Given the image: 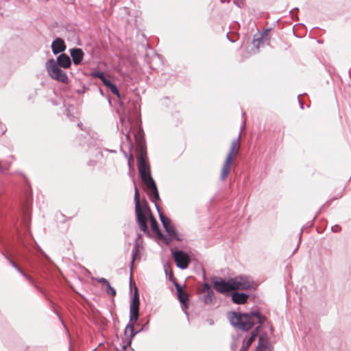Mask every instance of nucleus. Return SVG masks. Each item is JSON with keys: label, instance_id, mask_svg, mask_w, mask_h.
I'll use <instances>...</instances> for the list:
<instances>
[{"label": "nucleus", "instance_id": "c85d7f7f", "mask_svg": "<svg viewBox=\"0 0 351 351\" xmlns=\"http://www.w3.org/2000/svg\"><path fill=\"white\" fill-rule=\"evenodd\" d=\"M261 40L260 38L256 39V40H253V45L258 48L259 45H260V43H261Z\"/></svg>", "mask_w": 351, "mask_h": 351}, {"label": "nucleus", "instance_id": "4468645a", "mask_svg": "<svg viewBox=\"0 0 351 351\" xmlns=\"http://www.w3.org/2000/svg\"><path fill=\"white\" fill-rule=\"evenodd\" d=\"M256 351H272V347L266 335L259 337Z\"/></svg>", "mask_w": 351, "mask_h": 351}, {"label": "nucleus", "instance_id": "f3484780", "mask_svg": "<svg viewBox=\"0 0 351 351\" xmlns=\"http://www.w3.org/2000/svg\"><path fill=\"white\" fill-rule=\"evenodd\" d=\"M6 259L8 261L10 264L16 270L18 271L23 276H24L29 282L34 287H36L34 283V279L26 273H25L13 261H12L9 257L5 256Z\"/></svg>", "mask_w": 351, "mask_h": 351}, {"label": "nucleus", "instance_id": "b1692460", "mask_svg": "<svg viewBox=\"0 0 351 351\" xmlns=\"http://www.w3.org/2000/svg\"><path fill=\"white\" fill-rule=\"evenodd\" d=\"M92 76L93 77H97L101 80L106 77L104 73L102 71H95L92 73Z\"/></svg>", "mask_w": 351, "mask_h": 351}, {"label": "nucleus", "instance_id": "a211bd4d", "mask_svg": "<svg viewBox=\"0 0 351 351\" xmlns=\"http://www.w3.org/2000/svg\"><path fill=\"white\" fill-rule=\"evenodd\" d=\"M150 221H151V228L152 231L158 235V237L163 238L162 234L160 232L158 224L155 218L153 217L152 214H150Z\"/></svg>", "mask_w": 351, "mask_h": 351}, {"label": "nucleus", "instance_id": "2f4dec72", "mask_svg": "<svg viewBox=\"0 0 351 351\" xmlns=\"http://www.w3.org/2000/svg\"><path fill=\"white\" fill-rule=\"evenodd\" d=\"M231 348L232 351H236V349L233 345H232Z\"/></svg>", "mask_w": 351, "mask_h": 351}, {"label": "nucleus", "instance_id": "393cba45", "mask_svg": "<svg viewBox=\"0 0 351 351\" xmlns=\"http://www.w3.org/2000/svg\"><path fill=\"white\" fill-rule=\"evenodd\" d=\"M210 291H213L211 287H210V285L207 282H205V283H204V285L202 286V288L200 290V293H205V292H209Z\"/></svg>", "mask_w": 351, "mask_h": 351}, {"label": "nucleus", "instance_id": "7c9ffc66", "mask_svg": "<svg viewBox=\"0 0 351 351\" xmlns=\"http://www.w3.org/2000/svg\"><path fill=\"white\" fill-rule=\"evenodd\" d=\"M132 160V156L130 155L128 158V165L130 166V161Z\"/></svg>", "mask_w": 351, "mask_h": 351}, {"label": "nucleus", "instance_id": "423d86ee", "mask_svg": "<svg viewBox=\"0 0 351 351\" xmlns=\"http://www.w3.org/2000/svg\"><path fill=\"white\" fill-rule=\"evenodd\" d=\"M233 287L237 290H249L256 289V285L249 276H238L232 278Z\"/></svg>", "mask_w": 351, "mask_h": 351}, {"label": "nucleus", "instance_id": "412c9836", "mask_svg": "<svg viewBox=\"0 0 351 351\" xmlns=\"http://www.w3.org/2000/svg\"><path fill=\"white\" fill-rule=\"evenodd\" d=\"M134 326L132 324H128L126 326L124 333L125 335L129 338L130 342L131 341L132 339L134 337V335L136 334V332H134Z\"/></svg>", "mask_w": 351, "mask_h": 351}, {"label": "nucleus", "instance_id": "dca6fc26", "mask_svg": "<svg viewBox=\"0 0 351 351\" xmlns=\"http://www.w3.org/2000/svg\"><path fill=\"white\" fill-rule=\"evenodd\" d=\"M56 63L60 67L68 69L71 64V60L68 55L66 53H61L57 57Z\"/></svg>", "mask_w": 351, "mask_h": 351}, {"label": "nucleus", "instance_id": "20e7f679", "mask_svg": "<svg viewBox=\"0 0 351 351\" xmlns=\"http://www.w3.org/2000/svg\"><path fill=\"white\" fill-rule=\"evenodd\" d=\"M134 199L135 202V212L139 228L142 231L146 232L148 229L147 225L146 213H150V210L146 204L143 206V208L141 206L138 191L136 187H135Z\"/></svg>", "mask_w": 351, "mask_h": 351}, {"label": "nucleus", "instance_id": "f257e3e1", "mask_svg": "<svg viewBox=\"0 0 351 351\" xmlns=\"http://www.w3.org/2000/svg\"><path fill=\"white\" fill-rule=\"evenodd\" d=\"M228 318L230 324L235 328L243 331H248L252 329L255 324H262L265 320V317H263L258 311H252L246 313L230 312L228 314ZM260 326L252 331L250 337L247 340L245 346H243L239 351H246L254 341L257 335V332Z\"/></svg>", "mask_w": 351, "mask_h": 351}, {"label": "nucleus", "instance_id": "7ed1b4c3", "mask_svg": "<svg viewBox=\"0 0 351 351\" xmlns=\"http://www.w3.org/2000/svg\"><path fill=\"white\" fill-rule=\"evenodd\" d=\"M240 137L241 135L239 134L237 138L234 139L231 143L230 151L226 156L221 171L220 178L222 181L226 180L229 175L232 164L233 156L237 154L240 149Z\"/></svg>", "mask_w": 351, "mask_h": 351}, {"label": "nucleus", "instance_id": "0eeeda50", "mask_svg": "<svg viewBox=\"0 0 351 351\" xmlns=\"http://www.w3.org/2000/svg\"><path fill=\"white\" fill-rule=\"evenodd\" d=\"M212 282L214 288L220 293L226 294L230 291H235V288L233 287L232 278L226 281L221 278H215L212 280Z\"/></svg>", "mask_w": 351, "mask_h": 351}, {"label": "nucleus", "instance_id": "39448f33", "mask_svg": "<svg viewBox=\"0 0 351 351\" xmlns=\"http://www.w3.org/2000/svg\"><path fill=\"white\" fill-rule=\"evenodd\" d=\"M54 59H49L45 63V69L48 75L56 81L64 84H68L69 78L67 74L62 70Z\"/></svg>", "mask_w": 351, "mask_h": 351}, {"label": "nucleus", "instance_id": "9b49d317", "mask_svg": "<svg viewBox=\"0 0 351 351\" xmlns=\"http://www.w3.org/2000/svg\"><path fill=\"white\" fill-rule=\"evenodd\" d=\"M174 286L177 291L178 300L181 303L182 308L185 310L189 308L188 293L182 289V287L178 282H174Z\"/></svg>", "mask_w": 351, "mask_h": 351}, {"label": "nucleus", "instance_id": "72a5a7b5", "mask_svg": "<svg viewBox=\"0 0 351 351\" xmlns=\"http://www.w3.org/2000/svg\"><path fill=\"white\" fill-rule=\"evenodd\" d=\"M301 236H302V232H300V239L301 238Z\"/></svg>", "mask_w": 351, "mask_h": 351}, {"label": "nucleus", "instance_id": "f03ea898", "mask_svg": "<svg viewBox=\"0 0 351 351\" xmlns=\"http://www.w3.org/2000/svg\"><path fill=\"white\" fill-rule=\"evenodd\" d=\"M137 166L141 178V180L144 182L147 188L152 192L154 199H159V193L156 184L152 177L150 165L149 164L147 151L144 147H141L137 155Z\"/></svg>", "mask_w": 351, "mask_h": 351}, {"label": "nucleus", "instance_id": "a878e982", "mask_svg": "<svg viewBox=\"0 0 351 351\" xmlns=\"http://www.w3.org/2000/svg\"><path fill=\"white\" fill-rule=\"evenodd\" d=\"M106 292L108 294L114 296L116 295V291L115 289L111 287V285L109 284L108 286L106 287Z\"/></svg>", "mask_w": 351, "mask_h": 351}, {"label": "nucleus", "instance_id": "bb28decb", "mask_svg": "<svg viewBox=\"0 0 351 351\" xmlns=\"http://www.w3.org/2000/svg\"><path fill=\"white\" fill-rule=\"evenodd\" d=\"M97 282L102 284L104 286H105L106 287L107 286H108V285L110 284L108 280H106V278H98L97 280Z\"/></svg>", "mask_w": 351, "mask_h": 351}, {"label": "nucleus", "instance_id": "cd10ccee", "mask_svg": "<svg viewBox=\"0 0 351 351\" xmlns=\"http://www.w3.org/2000/svg\"><path fill=\"white\" fill-rule=\"evenodd\" d=\"M101 82H103V84L106 86V87H108L110 86L111 84H112V82L108 80L107 79L106 77L104 78Z\"/></svg>", "mask_w": 351, "mask_h": 351}, {"label": "nucleus", "instance_id": "2eb2a0df", "mask_svg": "<svg viewBox=\"0 0 351 351\" xmlns=\"http://www.w3.org/2000/svg\"><path fill=\"white\" fill-rule=\"evenodd\" d=\"M249 295L245 293L234 292L232 294V300L237 304H244L247 302Z\"/></svg>", "mask_w": 351, "mask_h": 351}, {"label": "nucleus", "instance_id": "6e6552de", "mask_svg": "<svg viewBox=\"0 0 351 351\" xmlns=\"http://www.w3.org/2000/svg\"><path fill=\"white\" fill-rule=\"evenodd\" d=\"M153 202L155 203V206L158 211L159 213V217L162 223V226L165 229L166 232L168 233V234L174 239L179 240V238L178 237L176 230L175 229L174 226L171 223L170 219L165 216H164L162 213H160V210L158 208V206L156 204V201L155 199H152Z\"/></svg>", "mask_w": 351, "mask_h": 351}, {"label": "nucleus", "instance_id": "5701e85b", "mask_svg": "<svg viewBox=\"0 0 351 351\" xmlns=\"http://www.w3.org/2000/svg\"><path fill=\"white\" fill-rule=\"evenodd\" d=\"M169 270V280L170 281H171L173 284H174V282H177L176 279L173 277V272L171 271V269L170 268V267H168L167 268H165V273L167 275L168 274V271Z\"/></svg>", "mask_w": 351, "mask_h": 351}, {"label": "nucleus", "instance_id": "aec40b11", "mask_svg": "<svg viewBox=\"0 0 351 351\" xmlns=\"http://www.w3.org/2000/svg\"><path fill=\"white\" fill-rule=\"evenodd\" d=\"M204 295L202 297V301L206 304H210L213 302L215 299V294L213 291H210L209 292L203 293Z\"/></svg>", "mask_w": 351, "mask_h": 351}, {"label": "nucleus", "instance_id": "ddd939ff", "mask_svg": "<svg viewBox=\"0 0 351 351\" xmlns=\"http://www.w3.org/2000/svg\"><path fill=\"white\" fill-rule=\"evenodd\" d=\"M51 49L55 55L63 52L66 49L64 41L60 38H56L52 42Z\"/></svg>", "mask_w": 351, "mask_h": 351}, {"label": "nucleus", "instance_id": "c756f323", "mask_svg": "<svg viewBox=\"0 0 351 351\" xmlns=\"http://www.w3.org/2000/svg\"><path fill=\"white\" fill-rule=\"evenodd\" d=\"M234 3L238 6V7H241V4L243 3L242 2L241 3H239L237 0H234Z\"/></svg>", "mask_w": 351, "mask_h": 351}, {"label": "nucleus", "instance_id": "9d476101", "mask_svg": "<svg viewBox=\"0 0 351 351\" xmlns=\"http://www.w3.org/2000/svg\"><path fill=\"white\" fill-rule=\"evenodd\" d=\"M175 262L178 268L185 269L188 267L191 261L188 254L183 251H176L173 253Z\"/></svg>", "mask_w": 351, "mask_h": 351}, {"label": "nucleus", "instance_id": "f8f14e48", "mask_svg": "<svg viewBox=\"0 0 351 351\" xmlns=\"http://www.w3.org/2000/svg\"><path fill=\"white\" fill-rule=\"evenodd\" d=\"M74 64L79 65L83 60L84 53L80 48H73L69 50Z\"/></svg>", "mask_w": 351, "mask_h": 351}, {"label": "nucleus", "instance_id": "1a4fd4ad", "mask_svg": "<svg viewBox=\"0 0 351 351\" xmlns=\"http://www.w3.org/2000/svg\"><path fill=\"white\" fill-rule=\"evenodd\" d=\"M140 301L137 290H135L134 298L130 306V321L136 323L139 315Z\"/></svg>", "mask_w": 351, "mask_h": 351}, {"label": "nucleus", "instance_id": "473e14b6", "mask_svg": "<svg viewBox=\"0 0 351 351\" xmlns=\"http://www.w3.org/2000/svg\"><path fill=\"white\" fill-rule=\"evenodd\" d=\"M300 107H301L302 109H303V108H304L303 107V104H302V103L300 104Z\"/></svg>", "mask_w": 351, "mask_h": 351}, {"label": "nucleus", "instance_id": "4be33fe9", "mask_svg": "<svg viewBox=\"0 0 351 351\" xmlns=\"http://www.w3.org/2000/svg\"><path fill=\"white\" fill-rule=\"evenodd\" d=\"M108 88H110V91L114 95H115L118 98H120V94H119V90L115 84L112 83V84L110 86H108Z\"/></svg>", "mask_w": 351, "mask_h": 351}, {"label": "nucleus", "instance_id": "6ab92c4d", "mask_svg": "<svg viewBox=\"0 0 351 351\" xmlns=\"http://www.w3.org/2000/svg\"><path fill=\"white\" fill-rule=\"evenodd\" d=\"M140 245L138 241H136L132 250V262H131V269H132L133 264L136 258L139 254Z\"/></svg>", "mask_w": 351, "mask_h": 351}]
</instances>
